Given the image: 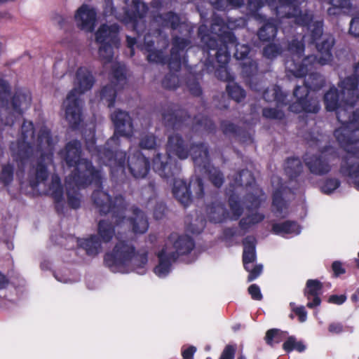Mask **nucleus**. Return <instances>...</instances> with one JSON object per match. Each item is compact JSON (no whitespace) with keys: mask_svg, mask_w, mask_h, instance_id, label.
<instances>
[{"mask_svg":"<svg viewBox=\"0 0 359 359\" xmlns=\"http://www.w3.org/2000/svg\"><path fill=\"white\" fill-rule=\"evenodd\" d=\"M191 156L196 165L203 167L208 172L210 180L215 187H220L223 182V177L215 168L208 169V156L207 147L203 144L194 145L191 148Z\"/></svg>","mask_w":359,"mask_h":359,"instance_id":"nucleus-21","label":"nucleus"},{"mask_svg":"<svg viewBox=\"0 0 359 359\" xmlns=\"http://www.w3.org/2000/svg\"><path fill=\"white\" fill-rule=\"evenodd\" d=\"M264 98L266 102H276L278 108L286 104L285 102V96L281 92L278 86H273L265 90L264 93Z\"/></svg>","mask_w":359,"mask_h":359,"instance_id":"nucleus-32","label":"nucleus"},{"mask_svg":"<svg viewBox=\"0 0 359 359\" xmlns=\"http://www.w3.org/2000/svg\"><path fill=\"white\" fill-rule=\"evenodd\" d=\"M187 86L189 91L194 95H199L201 94V89L198 83L194 81L193 83H189Z\"/></svg>","mask_w":359,"mask_h":359,"instance_id":"nucleus-56","label":"nucleus"},{"mask_svg":"<svg viewBox=\"0 0 359 359\" xmlns=\"http://www.w3.org/2000/svg\"><path fill=\"white\" fill-rule=\"evenodd\" d=\"M354 76L355 78L353 79L351 77H348L344 81H347L349 79L348 83L350 84L351 82H354L355 83V87H357V83L359 82V63L355 67L354 69ZM357 89V88H355Z\"/></svg>","mask_w":359,"mask_h":359,"instance_id":"nucleus-58","label":"nucleus"},{"mask_svg":"<svg viewBox=\"0 0 359 359\" xmlns=\"http://www.w3.org/2000/svg\"><path fill=\"white\" fill-rule=\"evenodd\" d=\"M74 19L78 27L85 32H91L95 26L96 12L93 8L82 5L76 11Z\"/></svg>","mask_w":359,"mask_h":359,"instance_id":"nucleus-24","label":"nucleus"},{"mask_svg":"<svg viewBox=\"0 0 359 359\" xmlns=\"http://www.w3.org/2000/svg\"><path fill=\"white\" fill-rule=\"evenodd\" d=\"M31 100V94L28 90H20L16 92L11 102H8L11 113L4 116V121L0 122V125H12L16 118L30 106Z\"/></svg>","mask_w":359,"mask_h":359,"instance_id":"nucleus-19","label":"nucleus"},{"mask_svg":"<svg viewBox=\"0 0 359 359\" xmlns=\"http://www.w3.org/2000/svg\"><path fill=\"white\" fill-rule=\"evenodd\" d=\"M156 21L164 27L170 25L173 29L178 28L181 24L179 17L172 13H168L165 16H158L156 18Z\"/></svg>","mask_w":359,"mask_h":359,"instance_id":"nucleus-33","label":"nucleus"},{"mask_svg":"<svg viewBox=\"0 0 359 359\" xmlns=\"http://www.w3.org/2000/svg\"><path fill=\"white\" fill-rule=\"evenodd\" d=\"M340 185V182L337 178L325 180L320 185V190L325 194H330Z\"/></svg>","mask_w":359,"mask_h":359,"instance_id":"nucleus-39","label":"nucleus"},{"mask_svg":"<svg viewBox=\"0 0 359 359\" xmlns=\"http://www.w3.org/2000/svg\"><path fill=\"white\" fill-rule=\"evenodd\" d=\"M13 167L9 164L6 165L2 168L0 180L6 185L8 184L13 180Z\"/></svg>","mask_w":359,"mask_h":359,"instance_id":"nucleus-41","label":"nucleus"},{"mask_svg":"<svg viewBox=\"0 0 359 359\" xmlns=\"http://www.w3.org/2000/svg\"><path fill=\"white\" fill-rule=\"evenodd\" d=\"M292 311L298 316L299 320L301 323H304L306 320L307 313L304 306L294 307L292 309Z\"/></svg>","mask_w":359,"mask_h":359,"instance_id":"nucleus-52","label":"nucleus"},{"mask_svg":"<svg viewBox=\"0 0 359 359\" xmlns=\"http://www.w3.org/2000/svg\"><path fill=\"white\" fill-rule=\"evenodd\" d=\"M302 165L298 158H288L285 165V171L290 178L288 185L283 184L278 176H273L271 180L274 189L273 196V211L277 217H285L288 213L287 203L284 199L292 189L296 188L297 184L295 178L302 172Z\"/></svg>","mask_w":359,"mask_h":359,"instance_id":"nucleus-11","label":"nucleus"},{"mask_svg":"<svg viewBox=\"0 0 359 359\" xmlns=\"http://www.w3.org/2000/svg\"><path fill=\"white\" fill-rule=\"evenodd\" d=\"M346 296L341 295H332L329 298V302L335 304H342L346 301Z\"/></svg>","mask_w":359,"mask_h":359,"instance_id":"nucleus-55","label":"nucleus"},{"mask_svg":"<svg viewBox=\"0 0 359 359\" xmlns=\"http://www.w3.org/2000/svg\"><path fill=\"white\" fill-rule=\"evenodd\" d=\"M295 340V338L292 337H289L287 340L283 344V348L287 351H291L292 350H294Z\"/></svg>","mask_w":359,"mask_h":359,"instance_id":"nucleus-57","label":"nucleus"},{"mask_svg":"<svg viewBox=\"0 0 359 359\" xmlns=\"http://www.w3.org/2000/svg\"><path fill=\"white\" fill-rule=\"evenodd\" d=\"M216 75L219 79L223 81H229L233 79V76L229 72L226 66L219 67L216 70Z\"/></svg>","mask_w":359,"mask_h":359,"instance_id":"nucleus-46","label":"nucleus"},{"mask_svg":"<svg viewBox=\"0 0 359 359\" xmlns=\"http://www.w3.org/2000/svg\"><path fill=\"white\" fill-rule=\"evenodd\" d=\"M95 204L100 211L107 214L112 213L114 225L102 220L98 224V235L104 243L109 242L116 235L118 242L114 249L104 257L107 266L114 273H128L134 271L144 274L147 271L148 262L147 252L136 251L131 241H125L121 230H133L136 233H144L149 224L144 213L137 208L128 209L121 196H116L112 201L111 196L102 190L93 194Z\"/></svg>","mask_w":359,"mask_h":359,"instance_id":"nucleus-1","label":"nucleus"},{"mask_svg":"<svg viewBox=\"0 0 359 359\" xmlns=\"http://www.w3.org/2000/svg\"><path fill=\"white\" fill-rule=\"evenodd\" d=\"M306 346L303 344L302 341H298L295 340V345L294 346V350H297L299 352H302L305 350Z\"/></svg>","mask_w":359,"mask_h":359,"instance_id":"nucleus-64","label":"nucleus"},{"mask_svg":"<svg viewBox=\"0 0 359 359\" xmlns=\"http://www.w3.org/2000/svg\"><path fill=\"white\" fill-rule=\"evenodd\" d=\"M341 81L339 84L341 100L335 88H331L324 96L327 111H336L341 126L334 130V137L347 153L359 154V107L354 106L359 97L355 83Z\"/></svg>","mask_w":359,"mask_h":359,"instance_id":"nucleus-3","label":"nucleus"},{"mask_svg":"<svg viewBox=\"0 0 359 359\" xmlns=\"http://www.w3.org/2000/svg\"><path fill=\"white\" fill-rule=\"evenodd\" d=\"M156 145V137L152 134H142L140 141V146L142 149H152L155 148Z\"/></svg>","mask_w":359,"mask_h":359,"instance_id":"nucleus-40","label":"nucleus"},{"mask_svg":"<svg viewBox=\"0 0 359 359\" xmlns=\"http://www.w3.org/2000/svg\"><path fill=\"white\" fill-rule=\"evenodd\" d=\"M8 285V280L6 276L0 272V290L5 288Z\"/></svg>","mask_w":359,"mask_h":359,"instance_id":"nucleus-63","label":"nucleus"},{"mask_svg":"<svg viewBox=\"0 0 359 359\" xmlns=\"http://www.w3.org/2000/svg\"><path fill=\"white\" fill-rule=\"evenodd\" d=\"M34 128L32 122L24 121L22 126L20 138L16 142H12L11 150L14 159L19 162V166L23 168L34 151H40L41 161L46 163L52 161V149L53 142L50 137V130L42 127L37 140H34Z\"/></svg>","mask_w":359,"mask_h":359,"instance_id":"nucleus-6","label":"nucleus"},{"mask_svg":"<svg viewBox=\"0 0 359 359\" xmlns=\"http://www.w3.org/2000/svg\"><path fill=\"white\" fill-rule=\"evenodd\" d=\"M47 177V171L42 163H39L36 168H32L29 173V184L32 188H36L43 183Z\"/></svg>","mask_w":359,"mask_h":359,"instance_id":"nucleus-30","label":"nucleus"},{"mask_svg":"<svg viewBox=\"0 0 359 359\" xmlns=\"http://www.w3.org/2000/svg\"><path fill=\"white\" fill-rule=\"evenodd\" d=\"M323 82L320 74L311 72L304 85L294 89V97L297 100L290 106V110L294 113H317L320 109L319 100L311 94V91L320 89Z\"/></svg>","mask_w":359,"mask_h":359,"instance_id":"nucleus-12","label":"nucleus"},{"mask_svg":"<svg viewBox=\"0 0 359 359\" xmlns=\"http://www.w3.org/2000/svg\"><path fill=\"white\" fill-rule=\"evenodd\" d=\"M179 83V79L173 74H169L165 77L163 81V86L165 88L175 89L177 87Z\"/></svg>","mask_w":359,"mask_h":359,"instance_id":"nucleus-43","label":"nucleus"},{"mask_svg":"<svg viewBox=\"0 0 359 359\" xmlns=\"http://www.w3.org/2000/svg\"><path fill=\"white\" fill-rule=\"evenodd\" d=\"M78 245L85 250L87 255L95 256L97 255L101 250V241L95 236H91L88 238L78 239Z\"/></svg>","mask_w":359,"mask_h":359,"instance_id":"nucleus-29","label":"nucleus"},{"mask_svg":"<svg viewBox=\"0 0 359 359\" xmlns=\"http://www.w3.org/2000/svg\"><path fill=\"white\" fill-rule=\"evenodd\" d=\"M203 184L199 178L192 179L187 187L186 182L180 178L175 179L172 192L175 198L184 206L191 201V194L200 198L203 195Z\"/></svg>","mask_w":359,"mask_h":359,"instance_id":"nucleus-18","label":"nucleus"},{"mask_svg":"<svg viewBox=\"0 0 359 359\" xmlns=\"http://www.w3.org/2000/svg\"><path fill=\"white\" fill-rule=\"evenodd\" d=\"M328 331L333 334H339L344 332V327L341 323L334 322L328 325Z\"/></svg>","mask_w":359,"mask_h":359,"instance_id":"nucleus-47","label":"nucleus"},{"mask_svg":"<svg viewBox=\"0 0 359 359\" xmlns=\"http://www.w3.org/2000/svg\"><path fill=\"white\" fill-rule=\"evenodd\" d=\"M53 22L54 23L57 24L59 27H62L65 22V19L60 15H56L53 18Z\"/></svg>","mask_w":359,"mask_h":359,"instance_id":"nucleus-62","label":"nucleus"},{"mask_svg":"<svg viewBox=\"0 0 359 359\" xmlns=\"http://www.w3.org/2000/svg\"><path fill=\"white\" fill-rule=\"evenodd\" d=\"M95 78L85 67L78 68L74 79V88L67 94L63 107L65 118L72 127L76 128L81 121L82 102L79 97L92 88Z\"/></svg>","mask_w":359,"mask_h":359,"instance_id":"nucleus-9","label":"nucleus"},{"mask_svg":"<svg viewBox=\"0 0 359 359\" xmlns=\"http://www.w3.org/2000/svg\"><path fill=\"white\" fill-rule=\"evenodd\" d=\"M167 151L168 156L161 157L160 154H157L154 157L153 168L161 177L168 179L176 175L179 170L175 161L172 160L173 156L185 159L188 157L189 152L178 135L169 137Z\"/></svg>","mask_w":359,"mask_h":359,"instance_id":"nucleus-13","label":"nucleus"},{"mask_svg":"<svg viewBox=\"0 0 359 359\" xmlns=\"http://www.w3.org/2000/svg\"><path fill=\"white\" fill-rule=\"evenodd\" d=\"M60 156L72 172L65 181L68 203L73 208H77L80 205L78 189L93 182L99 186L101 175L90 162L81 157V144L78 141L69 142Z\"/></svg>","mask_w":359,"mask_h":359,"instance_id":"nucleus-5","label":"nucleus"},{"mask_svg":"<svg viewBox=\"0 0 359 359\" xmlns=\"http://www.w3.org/2000/svg\"><path fill=\"white\" fill-rule=\"evenodd\" d=\"M226 38H228L230 46H235L236 52L234 54L236 59L244 60V62L241 64L243 75L246 77L253 75L257 70V65L255 62L246 57L250 51L249 47L244 44L236 43V38L230 32L226 34Z\"/></svg>","mask_w":359,"mask_h":359,"instance_id":"nucleus-22","label":"nucleus"},{"mask_svg":"<svg viewBox=\"0 0 359 359\" xmlns=\"http://www.w3.org/2000/svg\"><path fill=\"white\" fill-rule=\"evenodd\" d=\"M236 182L241 187L240 191L243 189V187L246 189L247 194L243 204L248 210V213L240 221V226L243 229L248 230L264 219V215L258 211L257 208L266 200V196L255 184L252 173L248 170H244L239 174V180L236 178Z\"/></svg>","mask_w":359,"mask_h":359,"instance_id":"nucleus-8","label":"nucleus"},{"mask_svg":"<svg viewBox=\"0 0 359 359\" xmlns=\"http://www.w3.org/2000/svg\"><path fill=\"white\" fill-rule=\"evenodd\" d=\"M264 5L263 3L258 1L257 0H250L249 8L251 10H257Z\"/></svg>","mask_w":359,"mask_h":359,"instance_id":"nucleus-61","label":"nucleus"},{"mask_svg":"<svg viewBox=\"0 0 359 359\" xmlns=\"http://www.w3.org/2000/svg\"><path fill=\"white\" fill-rule=\"evenodd\" d=\"M226 89L229 95L236 102H241L245 95V91L236 83H229Z\"/></svg>","mask_w":359,"mask_h":359,"instance_id":"nucleus-38","label":"nucleus"},{"mask_svg":"<svg viewBox=\"0 0 359 359\" xmlns=\"http://www.w3.org/2000/svg\"><path fill=\"white\" fill-rule=\"evenodd\" d=\"M233 186L234 190L231 191L232 194L229 199L230 211L227 212L220 203H213L207 209V217L210 222L219 223L226 219L236 220L241 215L243 208L237 194H240L241 187L236 182Z\"/></svg>","mask_w":359,"mask_h":359,"instance_id":"nucleus-17","label":"nucleus"},{"mask_svg":"<svg viewBox=\"0 0 359 359\" xmlns=\"http://www.w3.org/2000/svg\"><path fill=\"white\" fill-rule=\"evenodd\" d=\"M322 290V283L317 280H308L304 290V295L308 300L312 296H319Z\"/></svg>","mask_w":359,"mask_h":359,"instance_id":"nucleus-34","label":"nucleus"},{"mask_svg":"<svg viewBox=\"0 0 359 359\" xmlns=\"http://www.w3.org/2000/svg\"><path fill=\"white\" fill-rule=\"evenodd\" d=\"M116 89L111 85L104 86L100 93V99L107 104L109 107L113 106L116 96Z\"/></svg>","mask_w":359,"mask_h":359,"instance_id":"nucleus-36","label":"nucleus"},{"mask_svg":"<svg viewBox=\"0 0 359 359\" xmlns=\"http://www.w3.org/2000/svg\"><path fill=\"white\" fill-rule=\"evenodd\" d=\"M95 41L100 45L98 54L104 69L111 68V74L116 81L117 89L126 83L123 65L114 60V48L119 44L118 27L116 24L102 25L95 32Z\"/></svg>","mask_w":359,"mask_h":359,"instance_id":"nucleus-7","label":"nucleus"},{"mask_svg":"<svg viewBox=\"0 0 359 359\" xmlns=\"http://www.w3.org/2000/svg\"><path fill=\"white\" fill-rule=\"evenodd\" d=\"M256 240L253 236H248L243 241V260L245 269L249 273L248 281H252L256 279L262 272V265L255 264Z\"/></svg>","mask_w":359,"mask_h":359,"instance_id":"nucleus-20","label":"nucleus"},{"mask_svg":"<svg viewBox=\"0 0 359 359\" xmlns=\"http://www.w3.org/2000/svg\"><path fill=\"white\" fill-rule=\"evenodd\" d=\"M327 151V149L322 151V154ZM305 163L309 168L310 171L316 175H324L330 170V166L323 155L320 156H306L305 158Z\"/></svg>","mask_w":359,"mask_h":359,"instance_id":"nucleus-26","label":"nucleus"},{"mask_svg":"<svg viewBox=\"0 0 359 359\" xmlns=\"http://www.w3.org/2000/svg\"><path fill=\"white\" fill-rule=\"evenodd\" d=\"M271 9L276 10L280 18V25L283 31H286L285 23H294L303 27H306L308 33L303 36L304 41L316 43L318 56L309 55L302 59L304 46L301 41L293 40L290 44L288 51L291 58L285 62L286 69L295 77H302L311 72L316 65L328 64L332 59L331 49L334 45V38L330 35H324L320 43L318 40L323 35V22L320 20L313 21L312 15L297 8L304 3V0H265Z\"/></svg>","mask_w":359,"mask_h":359,"instance_id":"nucleus-2","label":"nucleus"},{"mask_svg":"<svg viewBox=\"0 0 359 359\" xmlns=\"http://www.w3.org/2000/svg\"><path fill=\"white\" fill-rule=\"evenodd\" d=\"M47 194L51 195L57 203L63 201V189L57 175H53L51 182L47 189Z\"/></svg>","mask_w":359,"mask_h":359,"instance_id":"nucleus-31","label":"nucleus"},{"mask_svg":"<svg viewBox=\"0 0 359 359\" xmlns=\"http://www.w3.org/2000/svg\"><path fill=\"white\" fill-rule=\"evenodd\" d=\"M10 99V90L8 83L3 79H0V102L1 104L0 107V122L4 121V116L11 113L8 108Z\"/></svg>","mask_w":359,"mask_h":359,"instance_id":"nucleus-28","label":"nucleus"},{"mask_svg":"<svg viewBox=\"0 0 359 359\" xmlns=\"http://www.w3.org/2000/svg\"><path fill=\"white\" fill-rule=\"evenodd\" d=\"M332 269L335 276H339V275L344 274L346 272L342 263L339 261L334 262L332 264Z\"/></svg>","mask_w":359,"mask_h":359,"instance_id":"nucleus-51","label":"nucleus"},{"mask_svg":"<svg viewBox=\"0 0 359 359\" xmlns=\"http://www.w3.org/2000/svg\"><path fill=\"white\" fill-rule=\"evenodd\" d=\"M321 300L319 296H312L310 300H308L307 306L310 309L315 308L320 304Z\"/></svg>","mask_w":359,"mask_h":359,"instance_id":"nucleus-59","label":"nucleus"},{"mask_svg":"<svg viewBox=\"0 0 359 359\" xmlns=\"http://www.w3.org/2000/svg\"><path fill=\"white\" fill-rule=\"evenodd\" d=\"M351 0H323V2H327L328 4L332 6L328 8L327 12L329 15H336L339 12L340 8H348L350 7Z\"/></svg>","mask_w":359,"mask_h":359,"instance_id":"nucleus-37","label":"nucleus"},{"mask_svg":"<svg viewBox=\"0 0 359 359\" xmlns=\"http://www.w3.org/2000/svg\"><path fill=\"white\" fill-rule=\"evenodd\" d=\"M225 28L224 25L214 23L212 25V33L216 36H210L209 34H205L204 32L206 30V26L201 25L198 29V34L201 38L202 42L210 50H215L217 49L215 55L216 60L220 66H226L228 63L230 55L228 52V49L230 48V45L226 43V35L223 36V33L225 32L223 30Z\"/></svg>","mask_w":359,"mask_h":359,"instance_id":"nucleus-14","label":"nucleus"},{"mask_svg":"<svg viewBox=\"0 0 359 359\" xmlns=\"http://www.w3.org/2000/svg\"><path fill=\"white\" fill-rule=\"evenodd\" d=\"M0 18L6 20H13V15L8 11H2L0 12Z\"/></svg>","mask_w":359,"mask_h":359,"instance_id":"nucleus-60","label":"nucleus"},{"mask_svg":"<svg viewBox=\"0 0 359 359\" xmlns=\"http://www.w3.org/2000/svg\"><path fill=\"white\" fill-rule=\"evenodd\" d=\"M235 349L232 346L228 345L224 349L219 359H233Z\"/></svg>","mask_w":359,"mask_h":359,"instance_id":"nucleus-50","label":"nucleus"},{"mask_svg":"<svg viewBox=\"0 0 359 359\" xmlns=\"http://www.w3.org/2000/svg\"><path fill=\"white\" fill-rule=\"evenodd\" d=\"M128 163V169L135 177L142 178L147 174L149 170L148 161L140 151L130 154Z\"/></svg>","mask_w":359,"mask_h":359,"instance_id":"nucleus-25","label":"nucleus"},{"mask_svg":"<svg viewBox=\"0 0 359 359\" xmlns=\"http://www.w3.org/2000/svg\"><path fill=\"white\" fill-rule=\"evenodd\" d=\"M349 33L355 37H359V17L354 18L351 21Z\"/></svg>","mask_w":359,"mask_h":359,"instance_id":"nucleus-48","label":"nucleus"},{"mask_svg":"<svg viewBox=\"0 0 359 359\" xmlns=\"http://www.w3.org/2000/svg\"><path fill=\"white\" fill-rule=\"evenodd\" d=\"M248 292L251 295L252 298L255 300H261L262 298V295L260 291L259 287L255 285H251L248 288Z\"/></svg>","mask_w":359,"mask_h":359,"instance_id":"nucleus-49","label":"nucleus"},{"mask_svg":"<svg viewBox=\"0 0 359 359\" xmlns=\"http://www.w3.org/2000/svg\"><path fill=\"white\" fill-rule=\"evenodd\" d=\"M194 248V243L189 236L172 233L157 255L158 264L154 269V273L159 278L165 277L171 271L174 262L180 256L188 255Z\"/></svg>","mask_w":359,"mask_h":359,"instance_id":"nucleus-10","label":"nucleus"},{"mask_svg":"<svg viewBox=\"0 0 359 359\" xmlns=\"http://www.w3.org/2000/svg\"><path fill=\"white\" fill-rule=\"evenodd\" d=\"M111 121L115 127L114 134L107 142V148L101 149L94 145V130H90L89 135L85 133L86 146L93 156L98 161L109 166L113 175H118L124 172L126 154L118 150L119 137H129L133 133L131 118L128 113L123 111H115L111 115Z\"/></svg>","mask_w":359,"mask_h":359,"instance_id":"nucleus-4","label":"nucleus"},{"mask_svg":"<svg viewBox=\"0 0 359 359\" xmlns=\"http://www.w3.org/2000/svg\"><path fill=\"white\" fill-rule=\"evenodd\" d=\"M277 31V27L271 22H267L258 32V36L262 41H269L273 39Z\"/></svg>","mask_w":359,"mask_h":359,"instance_id":"nucleus-35","label":"nucleus"},{"mask_svg":"<svg viewBox=\"0 0 359 359\" xmlns=\"http://www.w3.org/2000/svg\"><path fill=\"white\" fill-rule=\"evenodd\" d=\"M283 334V332L277 329H272L269 330L266 332V343L269 345H273V339L272 336H274V343H279L280 341V335Z\"/></svg>","mask_w":359,"mask_h":359,"instance_id":"nucleus-44","label":"nucleus"},{"mask_svg":"<svg viewBox=\"0 0 359 359\" xmlns=\"http://www.w3.org/2000/svg\"><path fill=\"white\" fill-rule=\"evenodd\" d=\"M165 205L162 203H159L156 205V207L154 211V215L156 219H161L164 212H165Z\"/></svg>","mask_w":359,"mask_h":359,"instance_id":"nucleus-54","label":"nucleus"},{"mask_svg":"<svg viewBox=\"0 0 359 359\" xmlns=\"http://www.w3.org/2000/svg\"><path fill=\"white\" fill-rule=\"evenodd\" d=\"M196 351V347L191 346L186 348H184L182 351L183 358L184 359H193L194 354Z\"/></svg>","mask_w":359,"mask_h":359,"instance_id":"nucleus-53","label":"nucleus"},{"mask_svg":"<svg viewBox=\"0 0 359 359\" xmlns=\"http://www.w3.org/2000/svg\"><path fill=\"white\" fill-rule=\"evenodd\" d=\"M153 44L154 41L151 39V36H146L143 48L148 53V60L155 63H165L168 62L171 69L177 70L180 68L181 65V55L180 50L186 48L189 46V41L184 38L175 37L171 50V56L168 60H167L161 50L152 48Z\"/></svg>","mask_w":359,"mask_h":359,"instance_id":"nucleus-15","label":"nucleus"},{"mask_svg":"<svg viewBox=\"0 0 359 359\" xmlns=\"http://www.w3.org/2000/svg\"><path fill=\"white\" fill-rule=\"evenodd\" d=\"M280 53V48L275 44H270L264 50V55L269 59L276 57Z\"/></svg>","mask_w":359,"mask_h":359,"instance_id":"nucleus-45","label":"nucleus"},{"mask_svg":"<svg viewBox=\"0 0 359 359\" xmlns=\"http://www.w3.org/2000/svg\"><path fill=\"white\" fill-rule=\"evenodd\" d=\"M263 116L270 119L280 120L284 117V113L279 109L265 108L263 109Z\"/></svg>","mask_w":359,"mask_h":359,"instance_id":"nucleus-42","label":"nucleus"},{"mask_svg":"<svg viewBox=\"0 0 359 359\" xmlns=\"http://www.w3.org/2000/svg\"><path fill=\"white\" fill-rule=\"evenodd\" d=\"M341 172L359 191V154L347 153Z\"/></svg>","mask_w":359,"mask_h":359,"instance_id":"nucleus-23","label":"nucleus"},{"mask_svg":"<svg viewBox=\"0 0 359 359\" xmlns=\"http://www.w3.org/2000/svg\"><path fill=\"white\" fill-rule=\"evenodd\" d=\"M126 7L123 12H116L112 0H104V14L106 16L114 15L115 18L126 24L132 23L133 29L137 28L138 19H141L147 13V6L139 0H124Z\"/></svg>","mask_w":359,"mask_h":359,"instance_id":"nucleus-16","label":"nucleus"},{"mask_svg":"<svg viewBox=\"0 0 359 359\" xmlns=\"http://www.w3.org/2000/svg\"><path fill=\"white\" fill-rule=\"evenodd\" d=\"M272 231L277 235L292 237L300 233L301 227L296 222L287 221L274 224L272 226Z\"/></svg>","mask_w":359,"mask_h":359,"instance_id":"nucleus-27","label":"nucleus"}]
</instances>
